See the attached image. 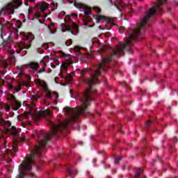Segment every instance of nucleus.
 Segmentation results:
<instances>
[{"mask_svg":"<svg viewBox=\"0 0 178 178\" xmlns=\"http://www.w3.org/2000/svg\"><path fill=\"white\" fill-rule=\"evenodd\" d=\"M2 112L0 111V127L4 133H9L13 137L14 141H22L23 143H27V138L20 137V129L16 128L15 126L12 127L10 121H6L2 117Z\"/></svg>","mask_w":178,"mask_h":178,"instance_id":"nucleus-1","label":"nucleus"},{"mask_svg":"<svg viewBox=\"0 0 178 178\" xmlns=\"http://www.w3.org/2000/svg\"><path fill=\"white\" fill-rule=\"evenodd\" d=\"M174 143H175V144L177 143V138L175 137L174 140H173Z\"/></svg>","mask_w":178,"mask_h":178,"instance_id":"nucleus-38","label":"nucleus"},{"mask_svg":"<svg viewBox=\"0 0 178 178\" xmlns=\"http://www.w3.org/2000/svg\"><path fill=\"white\" fill-rule=\"evenodd\" d=\"M5 144H6V142H5Z\"/></svg>","mask_w":178,"mask_h":178,"instance_id":"nucleus-61","label":"nucleus"},{"mask_svg":"<svg viewBox=\"0 0 178 178\" xmlns=\"http://www.w3.org/2000/svg\"><path fill=\"white\" fill-rule=\"evenodd\" d=\"M13 115H15V113H13L11 116H13Z\"/></svg>","mask_w":178,"mask_h":178,"instance_id":"nucleus-52","label":"nucleus"},{"mask_svg":"<svg viewBox=\"0 0 178 178\" xmlns=\"http://www.w3.org/2000/svg\"><path fill=\"white\" fill-rule=\"evenodd\" d=\"M147 66H149V64H147Z\"/></svg>","mask_w":178,"mask_h":178,"instance_id":"nucleus-58","label":"nucleus"},{"mask_svg":"<svg viewBox=\"0 0 178 178\" xmlns=\"http://www.w3.org/2000/svg\"><path fill=\"white\" fill-rule=\"evenodd\" d=\"M67 172L68 173L69 176H70V177H73L76 176V175H77L78 171L75 168H67Z\"/></svg>","mask_w":178,"mask_h":178,"instance_id":"nucleus-12","label":"nucleus"},{"mask_svg":"<svg viewBox=\"0 0 178 178\" xmlns=\"http://www.w3.org/2000/svg\"><path fill=\"white\" fill-rule=\"evenodd\" d=\"M151 120L146 122L145 127L146 129H149V124L151 123Z\"/></svg>","mask_w":178,"mask_h":178,"instance_id":"nucleus-28","label":"nucleus"},{"mask_svg":"<svg viewBox=\"0 0 178 178\" xmlns=\"http://www.w3.org/2000/svg\"><path fill=\"white\" fill-rule=\"evenodd\" d=\"M40 86H41V87H42V88L44 90V91H46V92H45L46 98H51L52 93L54 92H52L49 90V88H48V84H47V82L43 81L42 83Z\"/></svg>","mask_w":178,"mask_h":178,"instance_id":"nucleus-6","label":"nucleus"},{"mask_svg":"<svg viewBox=\"0 0 178 178\" xmlns=\"http://www.w3.org/2000/svg\"><path fill=\"white\" fill-rule=\"evenodd\" d=\"M29 80H31V78H29Z\"/></svg>","mask_w":178,"mask_h":178,"instance_id":"nucleus-59","label":"nucleus"},{"mask_svg":"<svg viewBox=\"0 0 178 178\" xmlns=\"http://www.w3.org/2000/svg\"><path fill=\"white\" fill-rule=\"evenodd\" d=\"M22 86H15L14 87V90H15V93L17 92V91H21L22 90Z\"/></svg>","mask_w":178,"mask_h":178,"instance_id":"nucleus-19","label":"nucleus"},{"mask_svg":"<svg viewBox=\"0 0 178 178\" xmlns=\"http://www.w3.org/2000/svg\"><path fill=\"white\" fill-rule=\"evenodd\" d=\"M72 39H70V40H68L67 42H65V44L67 47H70V45H72Z\"/></svg>","mask_w":178,"mask_h":178,"instance_id":"nucleus-24","label":"nucleus"},{"mask_svg":"<svg viewBox=\"0 0 178 178\" xmlns=\"http://www.w3.org/2000/svg\"><path fill=\"white\" fill-rule=\"evenodd\" d=\"M22 1L13 0L11 3H9L1 10L0 13H2V10H8V12H10V15H13L15 13V9H17L19 6H22Z\"/></svg>","mask_w":178,"mask_h":178,"instance_id":"nucleus-2","label":"nucleus"},{"mask_svg":"<svg viewBox=\"0 0 178 178\" xmlns=\"http://www.w3.org/2000/svg\"><path fill=\"white\" fill-rule=\"evenodd\" d=\"M42 97V95H33L31 97V99L32 101H38V99H40V98H41Z\"/></svg>","mask_w":178,"mask_h":178,"instance_id":"nucleus-16","label":"nucleus"},{"mask_svg":"<svg viewBox=\"0 0 178 178\" xmlns=\"http://www.w3.org/2000/svg\"><path fill=\"white\" fill-rule=\"evenodd\" d=\"M58 98H59V95L56 92H53L51 93V97L47 98V99H52L53 104H54L55 105H58Z\"/></svg>","mask_w":178,"mask_h":178,"instance_id":"nucleus-11","label":"nucleus"},{"mask_svg":"<svg viewBox=\"0 0 178 178\" xmlns=\"http://www.w3.org/2000/svg\"><path fill=\"white\" fill-rule=\"evenodd\" d=\"M134 177L135 178H147L146 176L144 175V170L140 168L136 170Z\"/></svg>","mask_w":178,"mask_h":178,"instance_id":"nucleus-8","label":"nucleus"},{"mask_svg":"<svg viewBox=\"0 0 178 178\" xmlns=\"http://www.w3.org/2000/svg\"><path fill=\"white\" fill-rule=\"evenodd\" d=\"M24 86L25 87H29L30 84H29V83H25L24 84Z\"/></svg>","mask_w":178,"mask_h":178,"instance_id":"nucleus-37","label":"nucleus"},{"mask_svg":"<svg viewBox=\"0 0 178 178\" xmlns=\"http://www.w3.org/2000/svg\"><path fill=\"white\" fill-rule=\"evenodd\" d=\"M72 65L73 62L72 61V59H67L60 65V67L61 69H64L65 72H66L67 70V67H69V66H72Z\"/></svg>","mask_w":178,"mask_h":178,"instance_id":"nucleus-9","label":"nucleus"},{"mask_svg":"<svg viewBox=\"0 0 178 178\" xmlns=\"http://www.w3.org/2000/svg\"><path fill=\"white\" fill-rule=\"evenodd\" d=\"M126 87H129V86H127Z\"/></svg>","mask_w":178,"mask_h":178,"instance_id":"nucleus-60","label":"nucleus"},{"mask_svg":"<svg viewBox=\"0 0 178 178\" xmlns=\"http://www.w3.org/2000/svg\"><path fill=\"white\" fill-rule=\"evenodd\" d=\"M44 104H47V99H44Z\"/></svg>","mask_w":178,"mask_h":178,"instance_id":"nucleus-46","label":"nucleus"},{"mask_svg":"<svg viewBox=\"0 0 178 178\" xmlns=\"http://www.w3.org/2000/svg\"><path fill=\"white\" fill-rule=\"evenodd\" d=\"M44 113H46V115H48L49 116H51L52 115V111H51V110H46L44 111Z\"/></svg>","mask_w":178,"mask_h":178,"instance_id":"nucleus-23","label":"nucleus"},{"mask_svg":"<svg viewBox=\"0 0 178 178\" xmlns=\"http://www.w3.org/2000/svg\"><path fill=\"white\" fill-rule=\"evenodd\" d=\"M8 155H9V152H7Z\"/></svg>","mask_w":178,"mask_h":178,"instance_id":"nucleus-54","label":"nucleus"},{"mask_svg":"<svg viewBox=\"0 0 178 178\" xmlns=\"http://www.w3.org/2000/svg\"><path fill=\"white\" fill-rule=\"evenodd\" d=\"M47 106H52V104H49L47 105Z\"/></svg>","mask_w":178,"mask_h":178,"instance_id":"nucleus-43","label":"nucleus"},{"mask_svg":"<svg viewBox=\"0 0 178 178\" xmlns=\"http://www.w3.org/2000/svg\"><path fill=\"white\" fill-rule=\"evenodd\" d=\"M11 99H13L14 102H17V99H16V97H15V95L11 96Z\"/></svg>","mask_w":178,"mask_h":178,"instance_id":"nucleus-31","label":"nucleus"},{"mask_svg":"<svg viewBox=\"0 0 178 178\" xmlns=\"http://www.w3.org/2000/svg\"><path fill=\"white\" fill-rule=\"evenodd\" d=\"M94 19H95V20H97V22H101V20H107L106 17L104 16V15H95L94 16Z\"/></svg>","mask_w":178,"mask_h":178,"instance_id":"nucleus-13","label":"nucleus"},{"mask_svg":"<svg viewBox=\"0 0 178 178\" xmlns=\"http://www.w3.org/2000/svg\"><path fill=\"white\" fill-rule=\"evenodd\" d=\"M93 9L95 10H97V12L99 14L101 13V8H99V7H94Z\"/></svg>","mask_w":178,"mask_h":178,"instance_id":"nucleus-27","label":"nucleus"},{"mask_svg":"<svg viewBox=\"0 0 178 178\" xmlns=\"http://www.w3.org/2000/svg\"><path fill=\"white\" fill-rule=\"evenodd\" d=\"M40 9L41 12H45V10H47V9H48V3H42L40 5Z\"/></svg>","mask_w":178,"mask_h":178,"instance_id":"nucleus-14","label":"nucleus"},{"mask_svg":"<svg viewBox=\"0 0 178 178\" xmlns=\"http://www.w3.org/2000/svg\"><path fill=\"white\" fill-rule=\"evenodd\" d=\"M36 82L38 83V84H40L41 86V84L42 83V82H44V81L38 79L36 80Z\"/></svg>","mask_w":178,"mask_h":178,"instance_id":"nucleus-30","label":"nucleus"},{"mask_svg":"<svg viewBox=\"0 0 178 178\" xmlns=\"http://www.w3.org/2000/svg\"><path fill=\"white\" fill-rule=\"evenodd\" d=\"M22 25H23V23H22V21L20 20L17 21V27L18 29H22Z\"/></svg>","mask_w":178,"mask_h":178,"instance_id":"nucleus-21","label":"nucleus"},{"mask_svg":"<svg viewBox=\"0 0 178 178\" xmlns=\"http://www.w3.org/2000/svg\"><path fill=\"white\" fill-rule=\"evenodd\" d=\"M68 19L69 25H67V24L66 23L64 24V27L65 28V30L67 31H70V33H72V34H74L72 30H75L76 33H79V25H77V24H76L74 22H72L70 17H69Z\"/></svg>","mask_w":178,"mask_h":178,"instance_id":"nucleus-3","label":"nucleus"},{"mask_svg":"<svg viewBox=\"0 0 178 178\" xmlns=\"http://www.w3.org/2000/svg\"><path fill=\"white\" fill-rule=\"evenodd\" d=\"M74 6H76L77 9H86V10L84 11L85 16H88V15L91 14V9H89L87 6L82 3H77L76 0H74Z\"/></svg>","mask_w":178,"mask_h":178,"instance_id":"nucleus-5","label":"nucleus"},{"mask_svg":"<svg viewBox=\"0 0 178 178\" xmlns=\"http://www.w3.org/2000/svg\"><path fill=\"white\" fill-rule=\"evenodd\" d=\"M51 109H53V111H59V108L56 106H51Z\"/></svg>","mask_w":178,"mask_h":178,"instance_id":"nucleus-33","label":"nucleus"},{"mask_svg":"<svg viewBox=\"0 0 178 178\" xmlns=\"http://www.w3.org/2000/svg\"><path fill=\"white\" fill-rule=\"evenodd\" d=\"M60 77H62V79H64L65 81H67V84H72V81L73 80V76L72 74L65 72V74H63V72L60 73Z\"/></svg>","mask_w":178,"mask_h":178,"instance_id":"nucleus-7","label":"nucleus"},{"mask_svg":"<svg viewBox=\"0 0 178 178\" xmlns=\"http://www.w3.org/2000/svg\"><path fill=\"white\" fill-rule=\"evenodd\" d=\"M35 16H38V14H35Z\"/></svg>","mask_w":178,"mask_h":178,"instance_id":"nucleus-53","label":"nucleus"},{"mask_svg":"<svg viewBox=\"0 0 178 178\" xmlns=\"http://www.w3.org/2000/svg\"><path fill=\"white\" fill-rule=\"evenodd\" d=\"M0 83H1V84H5V81L2 79H1V76H0Z\"/></svg>","mask_w":178,"mask_h":178,"instance_id":"nucleus-35","label":"nucleus"},{"mask_svg":"<svg viewBox=\"0 0 178 178\" xmlns=\"http://www.w3.org/2000/svg\"><path fill=\"white\" fill-rule=\"evenodd\" d=\"M37 54H44V50H41V51L40 52V51H38V49L35 50Z\"/></svg>","mask_w":178,"mask_h":178,"instance_id":"nucleus-34","label":"nucleus"},{"mask_svg":"<svg viewBox=\"0 0 178 178\" xmlns=\"http://www.w3.org/2000/svg\"><path fill=\"white\" fill-rule=\"evenodd\" d=\"M140 1H143V0H140Z\"/></svg>","mask_w":178,"mask_h":178,"instance_id":"nucleus-62","label":"nucleus"},{"mask_svg":"<svg viewBox=\"0 0 178 178\" xmlns=\"http://www.w3.org/2000/svg\"><path fill=\"white\" fill-rule=\"evenodd\" d=\"M33 10H34V8H33V7H29V10H28V12H29V13H31V12H32Z\"/></svg>","mask_w":178,"mask_h":178,"instance_id":"nucleus-32","label":"nucleus"},{"mask_svg":"<svg viewBox=\"0 0 178 178\" xmlns=\"http://www.w3.org/2000/svg\"><path fill=\"white\" fill-rule=\"evenodd\" d=\"M28 66H29L30 69L34 70V72H38V67H40V64H38V63L32 61L28 64Z\"/></svg>","mask_w":178,"mask_h":178,"instance_id":"nucleus-10","label":"nucleus"},{"mask_svg":"<svg viewBox=\"0 0 178 178\" xmlns=\"http://www.w3.org/2000/svg\"><path fill=\"white\" fill-rule=\"evenodd\" d=\"M134 74H136V72H134Z\"/></svg>","mask_w":178,"mask_h":178,"instance_id":"nucleus-56","label":"nucleus"},{"mask_svg":"<svg viewBox=\"0 0 178 178\" xmlns=\"http://www.w3.org/2000/svg\"><path fill=\"white\" fill-rule=\"evenodd\" d=\"M124 26H121L120 29H119V33H120V31L121 30H124Z\"/></svg>","mask_w":178,"mask_h":178,"instance_id":"nucleus-36","label":"nucleus"},{"mask_svg":"<svg viewBox=\"0 0 178 178\" xmlns=\"http://www.w3.org/2000/svg\"><path fill=\"white\" fill-rule=\"evenodd\" d=\"M29 108H30V105H28Z\"/></svg>","mask_w":178,"mask_h":178,"instance_id":"nucleus-57","label":"nucleus"},{"mask_svg":"<svg viewBox=\"0 0 178 178\" xmlns=\"http://www.w3.org/2000/svg\"><path fill=\"white\" fill-rule=\"evenodd\" d=\"M82 24L83 26H87V24H88V21L83 19Z\"/></svg>","mask_w":178,"mask_h":178,"instance_id":"nucleus-29","label":"nucleus"},{"mask_svg":"<svg viewBox=\"0 0 178 178\" xmlns=\"http://www.w3.org/2000/svg\"><path fill=\"white\" fill-rule=\"evenodd\" d=\"M163 170H164V172H166L168 170L167 169H164Z\"/></svg>","mask_w":178,"mask_h":178,"instance_id":"nucleus-50","label":"nucleus"},{"mask_svg":"<svg viewBox=\"0 0 178 178\" xmlns=\"http://www.w3.org/2000/svg\"><path fill=\"white\" fill-rule=\"evenodd\" d=\"M142 156H145V154L143 152H142Z\"/></svg>","mask_w":178,"mask_h":178,"instance_id":"nucleus-44","label":"nucleus"},{"mask_svg":"<svg viewBox=\"0 0 178 178\" xmlns=\"http://www.w3.org/2000/svg\"><path fill=\"white\" fill-rule=\"evenodd\" d=\"M159 67H161V63H159Z\"/></svg>","mask_w":178,"mask_h":178,"instance_id":"nucleus-49","label":"nucleus"},{"mask_svg":"<svg viewBox=\"0 0 178 178\" xmlns=\"http://www.w3.org/2000/svg\"><path fill=\"white\" fill-rule=\"evenodd\" d=\"M31 42H33V40L29 41L27 43H22L21 44L18 45L19 49L17 50V54H20L22 52V55H26L27 54V50L29 49V48L31 47Z\"/></svg>","mask_w":178,"mask_h":178,"instance_id":"nucleus-4","label":"nucleus"},{"mask_svg":"<svg viewBox=\"0 0 178 178\" xmlns=\"http://www.w3.org/2000/svg\"><path fill=\"white\" fill-rule=\"evenodd\" d=\"M175 6H178V2L177 1H175Z\"/></svg>","mask_w":178,"mask_h":178,"instance_id":"nucleus-39","label":"nucleus"},{"mask_svg":"<svg viewBox=\"0 0 178 178\" xmlns=\"http://www.w3.org/2000/svg\"><path fill=\"white\" fill-rule=\"evenodd\" d=\"M15 106H16V108L14 109V111H17V109H19V108H20V106H22V103H20L19 101H17L15 102Z\"/></svg>","mask_w":178,"mask_h":178,"instance_id":"nucleus-18","label":"nucleus"},{"mask_svg":"<svg viewBox=\"0 0 178 178\" xmlns=\"http://www.w3.org/2000/svg\"><path fill=\"white\" fill-rule=\"evenodd\" d=\"M31 114H33V111H32L31 110H29L27 113H26V114H25V115H24V118H25L26 119H27V115H31Z\"/></svg>","mask_w":178,"mask_h":178,"instance_id":"nucleus-26","label":"nucleus"},{"mask_svg":"<svg viewBox=\"0 0 178 178\" xmlns=\"http://www.w3.org/2000/svg\"><path fill=\"white\" fill-rule=\"evenodd\" d=\"M13 150L16 151V147H13Z\"/></svg>","mask_w":178,"mask_h":178,"instance_id":"nucleus-45","label":"nucleus"},{"mask_svg":"<svg viewBox=\"0 0 178 178\" xmlns=\"http://www.w3.org/2000/svg\"><path fill=\"white\" fill-rule=\"evenodd\" d=\"M10 57L12 58L13 60H16V58L15 57V51H11Z\"/></svg>","mask_w":178,"mask_h":178,"instance_id":"nucleus-25","label":"nucleus"},{"mask_svg":"<svg viewBox=\"0 0 178 178\" xmlns=\"http://www.w3.org/2000/svg\"><path fill=\"white\" fill-rule=\"evenodd\" d=\"M58 54L60 55V58H65L66 56V54L63 51H58Z\"/></svg>","mask_w":178,"mask_h":178,"instance_id":"nucleus-22","label":"nucleus"},{"mask_svg":"<svg viewBox=\"0 0 178 178\" xmlns=\"http://www.w3.org/2000/svg\"><path fill=\"white\" fill-rule=\"evenodd\" d=\"M72 74H74H74H76V72H72Z\"/></svg>","mask_w":178,"mask_h":178,"instance_id":"nucleus-48","label":"nucleus"},{"mask_svg":"<svg viewBox=\"0 0 178 178\" xmlns=\"http://www.w3.org/2000/svg\"><path fill=\"white\" fill-rule=\"evenodd\" d=\"M120 161H122V158L115 157V160H114V163H115V165H118V163H119V162H120Z\"/></svg>","mask_w":178,"mask_h":178,"instance_id":"nucleus-20","label":"nucleus"},{"mask_svg":"<svg viewBox=\"0 0 178 178\" xmlns=\"http://www.w3.org/2000/svg\"><path fill=\"white\" fill-rule=\"evenodd\" d=\"M120 133H121L122 134H124V132L123 131H121Z\"/></svg>","mask_w":178,"mask_h":178,"instance_id":"nucleus-47","label":"nucleus"},{"mask_svg":"<svg viewBox=\"0 0 178 178\" xmlns=\"http://www.w3.org/2000/svg\"><path fill=\"white\" fill-rule=\"evenodd\" d=\"M25 5L28 6L29 4H28L27 3H26V4H25Z\"/></svg>","mask_w":178,"mask_h":178,"instance_id":"nucleus-55","label":"nucleus"},{"mask_svg":"<svg viewBox=\"0 0 178 178\" xmlns=\"http://www.w3.org/2000/svg\"><path fill=\"white\" fill-rule=\"evenodd\" d=\"M39 22H40V23H42V22H41V20H40V19H39Z\"/></svg>","mask_w":178,"mask_h":178,"instance_id":"nucleus-51","label":"nucleus"},{"mask_svg":"<svg viewBox=\"0 0 178 178\" xmlns=\"http://www.w3.org/2000/svg\"><path fill=\"white\" fill-rule=\"evenodd\" d=\"M97 162V159H93V163H95Z\"/></svg>","mask_w":178,"mask_h":178,"instance_id":"nucleus-41","label":"nucleus"},{"mask_svg":"<svg viewBox=\"0 0 178 178\" xmlns=\"http://www.w3.org/2000/svg\"><path fill=\"white\" fill-rule=\"evenodd\" d=\"M42 63L43 67L40 69V70L37 71V73L39 74L45 72V67H47V64H45V62L42 61Z\"/></svg>","mask_w":178,"mask_h":178,"instance_id":"nucleus-15","label":"nucleus"},{"mask_svg":"<svg viewBox=\"0 0 178 178\" xmlns=\"http://www.w3.org/2000/svg\"><path fill=\"white\" fill-rule=\"evenodd\" d=\"M2 64L4 65V69L8 68V65H6V60H0V67H2Z\"/></svg>","mask_w":178,"mask_h":178,"instance_id":"nucleus-17","label":"nucleus"},{"mask_svg":"<svg viewBox=\"0 0 178 178\" xmlns=\"http://www.w3.org/2000/svg\"><path fill=\"white\" fill-rule=\"evenodd\" d=\"M72 15L74 16V17H77V15L76 14H72Z\"/></svg>","mask_w":178,"mask_h":178,"instance_id":"nucleus-40","label":"nucleus"},{"mask_svg":"<svg viewBox=\"0 0 178 178\" xmlns=\"http://www.w3.org/2000/svg\"><path fill=\"white\" fill-rule=\"evenodd\" d=\"M118 129H120V130H122V127L120 125H119Z\"/></svg>","mask_w":178,"mask_h":178,"instance_id":"nucleus-42","label":"nucleus"}]
</instances>
